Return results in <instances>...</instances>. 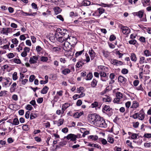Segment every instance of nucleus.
Returning <instances> with one entry per match:
<instances>
[{
    "instance_id": "obj_1",
    "label": "nucleus",
    "mask_w": 151,
    "mask_h": 151,
    "mask_svg": "<svg viewBox=\"0 0 151 151\" xmlns=\"http://www.w3.org/2000/svg\"><path fill=\"white\" fill-rule=\"evenodd\" d=\"M90 121L92 123L97 127L106 128L107 124L104 119L96 114H91Z\"/></svg>"
},
{
    "instance_id": "obj_2",
    "label": "nucleus",
    "mask_w": 151,
    "mask_h": 151,
    "mask_svg": "<svg viewBox=\"0 0 151 151\" xmlns=\"http://www.w3.org/2000/svg\"><path fill=\"white\" fill-rule=\"evenodd\" d=\"M134 119H137L138 118L139 119L142 120L145 117V113L142 109L139 112L135 113L131 116Z\"/></svg>"
},
{
    "instance_id": "obj_3",
    "label": "nucleus",
    "mask_w": 151,
    "mask_h": 151,
    "mask_svg": "<svg viewBox=\"0 0 151 151\" xmlns=\"http://www.w3.org/2000/svg\"><path fill=\"white\" fill-rule=\"evenodd\" d=\"M68 32V31L66 30L63 29V31H62L60 29L58 28L57 29L55 34L56 36L64 35L67 37L69 36L67 34Z\"/></svg>"
},
{
    "instance_id": "obj_4",
    "label": "nucleus",
    "mask_w": 151,
    "mask_h": 151,
    "mask_svg": "<svg viewBox=\"0 0 151 151\" xmlns=\"http://www.w3.org/2000/svg\"><path fill=\"white\" fill-rule=\"evenodd\" d=\"M66 41L73 46L75 45L77 42L76 38L73 36L67 37Z\"/></svg>"
},
{
    "instance_id": "obj_5",
    "label": "nucleus",
    "mask_w": 151,
    "mask_h": 151,
    "mask_svg": "<svg viewBox=\"0 0 151 151\" xmlns=\"http://www.w3.org/2000/svg\"><path fill=\"white\" fill-rule=\"evenodd\" d=\"M12 29L10 27H3L1 29L0 33L1 34L8 35V34L11 32Z\"/></svg>"
},
{
    "instance_id": "obj_6",
    "label": "nucleus",
    "mask_w": 151,
    "mask_h": 151,
    "mask_svg": "<svg viewBox=\"0 0 151 151\" xmlns=\"http://www.w3.org/2000/svg\"><path fill=\"white\" fill-rule=\"evenodd\" d=\"M63 44V49L65 51H68L69 50H70V49L73 48L72 47L73 45H70L68 41H65Z\"/></svg>"
},
{
    "instance_id": "obj_7",
    "label": "nucleus",
    "mask_w": 151,
    "mask_h": 151,
    "mask_svg": "<svg viewBox=\"0 0 151 151\" xmlns=\"http://www.w3.org/2000/svg\"><path fill=\"white\" fill-rule=\"evenodd\" d=\"M99 74L101 77V79L103 81H106L108 79V76L109 73H106L104 72H99Z\"/></svg>"
},
{
    "instance_id": "obj_8",
    "label": "nucleus",
    "mask_w": 151,
    "mask_h": 151,
    "mask_svg": "<svg viewBox=\"0 0 151 151\" xmlns=\"http://www.w3.org/2000/svg\"><path fill=\"white\" fill-rule=\"evenodd\" d=\"M66 138L67 139L69 140L70 139L71 141L74 142V143H76V139L77 137L76 135L70 134H68L66 137Z\"/></svg>"
},
{
    "instance_id": "obj_9",
    "label": "nucleus",
    "mask_w": 151,
    "mask_h": 151,
    "mask_svg": "<svg viewBox=\"0 0 151 151\" xmlns=\"http://www.w3.org/2000/svg\"><path fill=\"white\" fill-rule=\"evenodd\" d=\"M46 37L51 42H54L56 39L57 37L55 34L54 35L52 33H50L47 35Z\"/></svg>"
},
{
    "instance_id": "obj_10",
    "label": "nucleus",
    "mask_w": 151,
    "mask_h": 151,
    "mask_svg": "<svg viewBox=\"0 0 151 151\" xmlns=\"http://www.w3.org/2000/svg\"><path fill=\"white\" fill-rule=\"evenodd\" d=\"M39 55L33 56L30 58L29 62L31 64H35L37 63V60L39 58Z\"/></svg>"
},
{
    "instance_id": "obj_11",
    "label": "nucleus",
    "mask_w": 151,
    "mask_h": 151,
    "mask_svg": "<svg viewBox=\"0 0 151 151\" xmlns=\"http://www.w3.org/2000/svg\"><path fill=\"white\" fill-rule=\"evenodd\" d=\"M111 62L112 64L117 66L121 65L123 64L122 62L114 59L111 60Z\"/></svg>"
},
{
    "instance_id": "obj_12",
    "label": "nucleus",
    "mask_w": 151,
    "mask_h": 151,
    "mask_svg": "<svg viewBox=\"0 0 151 151\" xmlns=\"http://www.w3.org/2000/svg\"><path fill=\"white\" fill-rule=\"evenodd\" d=\"M62 36H56L57 37L56 40L62 43H63L64 41H66L67 37H66L64 35Z\"/></svg>"
},
{
    "instance_id": "obj_13",
    "label": "nucleus",
    "mask_w": 151,
    "mask_h": 151,
    "mask_svg": "<svg viewBox=\"0 0 151 151\" xmlns=\"http://www.w3.org/2000/svg\"><path fill=\"white\" fill-rule=\"evenodd\" d=\"M122 33L125 35L129 34L130 32V30L127 27H122L121 28Z\"/></svg>"
},
{
    "instance_id": "obj_14",
    "label": "nucleus",
    "mask_w": 151,
    "mask_h": 151,
    "mask_svg": "<svg viewBox=\"0 0 151 151\" xmlns=\"http://www.w3.org/2000/svg\"><path fill=\"white\" fill-rule=\"evenodd\" d=\"M98 68L99 70H101L99 71V72L106 73L109 71L108 68L104 66H99Z\"/></svg>"
},
{
    "instance_id": "obj_15",
    "label": "nucleus",
    "mask_w": 151,
    "mask_h": 151,
    "mask_svg": "<svg viewBox=\"0 0 151 151\" xmlns=\"http://www.w3.org/2000/svg\"><path fill=\"white\" fill-rule=\"evenodd\" d=\"M74 48L70 49L68 51H65V53L67 55L69 56H72L74 55Z\"/></svg>"
},
{
    "instance_id": "obj_16",
    "label": "nucleus",
    "mask_w": 151,
    "mask_h": 151,
    "mask_svg": "<svg viewBox=\"0 0 151 151\" xmlns=\"http://www.w3.org/2000/svg\"><path fill=\"white\" fill-rule=\"evenodd\" d=\"M81 132L83 133L82 136L85 137L86 135L88 134L89 133V131L86 130L85 129L81 128L80 129Z\"/></svg>"
},
{
    "instance_id": "obj_17",
    "label": "nucleus",
    "mask_w": 151,
    "mask_h": 151,
    "mask_svg": "<svg viewBox=\"0 0 151 151\" xmlns=\"http://www.w3.org/2000/svg\"><path fill=\"white\" fill-rule=\"evenodd\" d=\"M89 52L91 59V60H93L95 56L96 53L92 49H91V50H89Z\"/></svg>"
},
{
    "instance_id": "obj_18",
    "label": "nucleus",
    "mask_w": 151,
    "mask_h": 151,
    "mask_svg": "<svg viewBox=\"0 0 151 151\" xmlns=\"http://www.w3.org/2000/svg\"><path fill=\"white\" fill-rule=\"evenodd\" d=\"M118 80L119 82L123 83H125L127 81L126 79L123 76H120L118 78Z\"/></svg>"
},
{
    "instance_id": "obj_19",
    "label": "nucleus",
    "mask_w": 151,
    "mask_h": 151,
    "mask_svg": "<svg viewBox=\"0 0 151 151\" xmlns=\"http://www.w3.org/2000/svg\"><path fill=\"white\" fill-rule=\"evenodd\" d=\"M144 14V12L142 11H139L138 12L134 13V15L137 16L140 18H141Z\"/></svg>"
},
{
    "instance_id": "obj_20",
    "label": "nucleus",
    "mask_w": 151,
    "mask_h": 151,
    "mask_svg": "<svg viewBox=\"0 0 151 151\" xmlns=\"http://www.w3.org/2000/svg\"><path fill=\"white\" fill-rule=\"evenodd\" d=\"M53 9L55 11V13L56 15L60 13L62 11V9L58 6L54 7Z\"/></svg>"
},
{
    "instance_id": "obj_21",
    "label": "nucleus",
    "mask_w": 151,
    "mask_h": 151,
    "mask_svg": "<svg viewBox=\"0 0 151 151\" xmlns=\"http://www.w3.org/2000/svg\"><path fill=\"white\" fill-rule=\"evenodd\" d=\"M83 111L77 112L75 113L73 115L74 117L75 118H79L83 114Z\"/></svg>"
},
{
    "instance_id": "obj_22",
    "label": "nucleus",
    "mask_w": 151,
    "mask_h": 151,
    "mask_svg": "<svg viewBox=\"0 0 151 151\" xmlns=\"http://www.w3.org/2000/svg\"><path fill=\"white\" fill-rule=\"evenodd\" d=\"M111 110V109L110 108L109 106L105 105L102 109V111L103 112L105 113V111H110Z\"/></svg>"
},
{
    "instance_id": "obj_23",
    "label": "nucleus",
    "mask_w": 151,
    "mask_h": 151,
    "mask_svg": "<svg viewBox=\"0 0 151 151\" xmlns=\"http://www.w3.org/2000/svg\"><path fill=\"white\" fill-rule=\"evenodd\" d=\"M130 58L132 61L135 62L137 60V58L136 55L134 53H132L131 54Z\"/></svg>"
},
{
    "instance_id": "obj_24",
    "label": "nucleus",
    "mask_w": 151,
    "mask_h": 151,
    "mask_svg": "<svg viewBox=\"0 0 151 151\" xmlns=\"http://www.w3.org/2000/svg\"><path fill=\"white\" fill-rule=\"evenodd\" d=\"M103 99L104 101L109 102H111L112 100L110 97L107 95H106L105 97L103 98Z\"/></svg>"
},
{
    "instance_id": "obj_25",
    "label": "nucleus",
    "mask_w": 151,
    "mask_h": 151,
    "mask_svg": "<svg viewBox=\"0 0 151 151\" xmlns=\"http://www.w3.org/2000/svg\"><path fill=\"white\" fill-rule=\"evenodd\" d=\"M5 81L3 82V86L6 87L8 84V83L10 82V78H5Z\"/></svg>"
},
{
    "instance_id": "obj_26",
    "label": "nucleus",
    "mask_w": 151,
    "mask_h": 151,
    "mask_svg": "<svg viewBox=\"0 0 151 151\" xmlns=\"http://www.w3.org/2000/svg\"><path fill=\"white\" fill-rule=\"evenodd\" d=\"M49 88L46 86H45L41 91V93L42 94H46Z\"/></svg>"
},
{
    "instance_id": "obj_27",
    "label": "nucleus",
    "mask_w": 151,
    "mask_h": 151,
    "mask_svg": "<svg viewBox=\"0 0 151 151\" xmlns=\"http://www.w3.org/2000/svg\"><path fill=\"white\" fill-rule=\"evenodd\" d=\"M139 106L138 103L136 101H134L133 102L131 108L133 109L136 108Z\"/></svg>"
},
{
    "instance_id": "obj_28",
    "label": "nucleus",
    "mask_w": 151,
    "mask_h": 151,
    "mask_svg": "<svg viewBox=\"0 0 151 151\" xmlns=\"http://www.w3.org/2000/svg\"><path fill=\"white\" fill-rule=\"evenodd\" d=\"M11 124L14 125H17L19 124V121L17 118H14L13 120V122Z\"/></svg>"
},
{
    "instance_id": "obj_29",
    "label": "nucleus",
    "mask_w": 151,
    "mask_h": 151,
    "mask_svg": "<svg viewBox=\"0 0 151 151\" xmlns=\"http://www.w3.org/2000/svg\"><path fill=\"white\" fill-rule=\"evenodd\" d=\"M67 142L64 141L60 142L59 143V145L56 146V147L60 148L61 147H63L66 145Z\"/></svg>"
},
{
    "instance_id": "obj_30",
    "label": "nucleus",
    "mask_w": 151,
    "mask_h": 151,
    "mask_svg": "<svg viewBox=\"0 0 151 151\" xmlns=\"http://www.w3.org/2000/svg\"><path fill=\"white\" fill-rule=\"evenodd\" d=\"M70 72V69L68 68H65L62 71V73L64 75H66Z\"/></svg>"
},
{
    "instance_id": "obj_31",
    "label": "nucleus",
    "mask_w": 151,
    "mask_h": 151,
    "mask_svg": "<svg viewBox=\"0 0 151 151\" xmlns=\"http://www.w3.org/2000/svg\"><path fill=\"white\" fill-rule=\"evenodd\" d=\"M88 138L89 139H91L93 140L96 141L97 140L98 137L97 136L90 135L88 136Z\"/></svg>"
},
{
    "instance_id": "obj_32",
    "label": "nucleus",
    "mask_w": 151,
    "mask_h": 151,
    "mask_svg": "<svg viewBox=\"0 0 151 151\" xmlns=\"http://www.w3.org/2000/svg\"><path fill=\"white\" fill-rule=\"evenodd\" d=\"M40 60L42 62H46L48 60V58L47 57L43 56H41L40 58Z\"/></svg>"
},
{
    "instance_id": "obj_33",
    "label": "nucleus",
    "mask_w": 151,
    "mask_h": 151,
    "mask_svg": "<svg viewBox=\"0 0 151 151\" xmlns=\"http://www.w3.org/2000/svg\"><path fill=\"white\" fill-rule=\"evenodd\" d=\"M144 52L145 55L146 57L151 56V52H150L149 50H145L144 51Z\"/></svg>"
},
{
    "instance_id": "obj_34",
    "label": "nucleus",
    "mask_w": 151,
    "mask_h": 151,
    "mask_svg": "<svg viewBox=\"0 0 151 151\" xmlns=\"http://www.w3.org/2000/svg\"><path fill=\"white\" fill-rule=\"evenodd\" d=\"M97 81L95 79H93L91 83V86L93 87H95L97 85Z\"/></svg>"
},
{
    "instance_id": "obj_35",
    "label": "nucleus",
    "mask_w": 151,
    "mask_h": 151,
    "mask_svg": "<svg viewBox=\"0 0 151 151\" xmlns=\"http://www.w3.org/2000/svg\"><path fill=\"white\" fill-rule=\"evenodd\" d=\"M55 1L54 2L55 4L57 5H60L62 4L63 2V0H54Z\"/></svg>"
},
{
    "instance_id": "obj_36",
    "label": "nucleus",
    "mask_w": 151,
    "mask_h": 151,
    "mask_svg": "<svg viewBox=\"0 0 151 151\" xmlns=\"http://www.w3.org/2000/svg\"><path fill=\"white\" fill-rule=\"evenodd\" d=\"M93 77V75L91 73H89L86 76V80H91Z\"/></svg>"
},
{
    "instance_id": "obj_37",
    "label": "nucleus",
    "mask_w": 151,
    "mask_h": 151,
    "mask_svg": "<svg viewBox=\"0 0 151 151\" xmlns=\"http://www.w3.org/2000/svg\"><path fill=\"white\" fill-rule=\"evenodd\" d=\"M97 11L99 14V16L101 14L104 12L105 10L103 8H100L98 9Z\"/></svg>"
},
{
    "instance_id": "obj_38",
    "label": "nucleus",
    "mask_w": 151,
    "mask_h": 151,
    "mask_svg": "<svg viewBox=\"0 0 151 151\" xmlns=\"http://www.w3.org/2000/svg\"><path fill=\"white\" fill-rule=\"evenodd\" d=\"M37 116L38 115L37 114L32 113L30 114V118L31 119H32L37 117Z\"/></svg>"
},
{
    "instance_id": "obj_39",
    "label": "nucleus",
    "mask_w": 151,
    "mask_h": 151,
    "mask_svg": "<svg viewBox=\"0 0 151 151\" xmlns=\"http://www.w3.org/2000/svg\"><path fill=\"white\" fill-rule=\"evenodd\" d=\"M22 129L24 131H27L29 129V127L28 125L25 124L22 126Z\"/></svg>"
},
{
    "instance_id": "obj_40",
    "label": "nucleus",
    "mask_w": 151,
    "mask_h": 151,
    "mask_svg": "<svg viewBox=\"0 0 151 151\" xmlns=\"http://www.w3.org/2000/svg\"><path fill=\"white\" fill-rule=\"evenodd\" d=\"M84 64V63L82 61L78 62L76 64V67L78 68H79L81 67Z\"/></svg>"
},
{
    "instance_id": "obj_41",
    "label": "nucleus",
    "mask_w": 151,
    "mask_h": 151,
    "mask_svg": "<svg viewBox=\"0 0 151 151\" xmlns=\"http://www.w3.org/2000/svg\"><path fill=\"white\" fill-rule=\"evenodd\" d=\"M70 105V104H69L68 103H65L62 106V107L63 108H64V109H66L68 107H69Z\"/></svg>"
},
{
    "instance_id": "obj_42",
    "label": "nucleus",
    "mask_w": 151,
    "mask_h": 151,
    "mask_svg": "<svg viewBox=\"0 0 151 151\" xmlns=\"http://www.w3.org/2000/svg\"><path fill=\"white\" fill-rule=\"evenodd\" d=\"M17 72H14L12 75L13 79L15 81L17 79Z\"/></svg>"
},
{
    "instance_id": "obj_43",
    "label": "nucleus",
    "mask_w": 151,
    "mask_h": 151,
    "mask_svg": "<svg viewBox=\"0 0 151 151\" xmlns=\"http://www.w3.org/2000/svg\"><path fill=\"white\" fill-rule=\"evenodd\" d=\"M145 58L144 57H141L139 58V63L140 64H142L144 63Z\"/></svg>"
},
{
    "instance_id": "obj_44",
    "label": "nucleus",
    "mask_w": 151,
    "mask_h": 151,
    "mask_svg": "<svg viewBox=\"0 0 151 151\" xmlns=\"http://www.w3.org/2000/svg\"><path fill=\"white\" fill-rule=\"evenodd\" d=\"M17 86V83H14L11 86L10 90L13 91H14L15 89V87Z\"/></svg>"
},
{
    "instance_id": "obj_45",
    "label": "nucleus",
    "mask_w": 151,
    "mask_h": 151,
    "mask_svg": "<svg viewBox=\"0 0 151 151\" xmlns=\"http://www.w3.org/2000/svg\"><path fill=\"white\" fill-rule=\"evenodd\" d=\"M84 51V50L80 51L77 52L75 54L76 57H78L79 56L81 55Z\"/></svg>"
},
{
    "instance_id": "obj_46",
    "label": "nucleus",
    "mask_w": 151,
    "mask_h": 151,
    "mask_svg": "<svg viewBox=\"0 0 151 151\" xmlns=\"http://www.w3.org/2000/svg\"><path fill=\"white\" fill-rule=\"evenodd\" d=\"M138 134L136 133H132L131 136V138L132 139H136L137 138Z\"/></svg>"
},
{
    "instance_id": "obj_47",
    "label": "nucleus",
    "mask_w": 151,
    "mask_h": 151,
    "mask_svg": "<svg viewBox=\"0 0 151 151\" xmlns=\"http://www.w3.org/2000/svg\"><path fill=\"white\" fill-rule=\"evenodd\" d=\"M122 94L120 92H118L116 93V96L117 98L122 99Z\"/></svg>"
},
{
    "instance_id": "obj_48",
    "label": "nucleus",
    "mask_w": 151,
    "mask_h": 151,
    "mask_svg": "<svg viewBox=\"0 0 151 151\" xmlns=\"http://www.w3.org/2000/svg\"><path fill=\"white\" fill-rule=\"evenodd\" d=\"M121 72L123 74H126L128 73V70L127 69L123 68Z\"/></svg>"
},
{
    "instance_id": "obj_49",
    "label": "nucleus",
    "mask_w": 151,
    "mask_h": 151,
    "mask_svg": "<svg viewBox=\"0 0 151 151\" xmlns=\"http://www.w3.org/2000/svg\"><path fill=\"white\" fill-rule=\"evenodd\" d=\"M12 42L15 45H17L18 43V41L17 38H14L12 40Z\"/></svg>"
},
{
    "instance_id": "obj_50",
    "label": "nucleus",
    "mask_w": 151,
    "mask_h": 151,
    "mask_svg": "<svg viewBox=\"0 0 151 151\" xmlns=\"http://www.w3.org/2000/svg\"><path fill=\"white\" fill-rule=\"evenodd\" d=\"M129 43L130 44L135 45L137 42V41L135 40L132 39L129 41Z\"/></svg>"
},
{
    "instance_id": "obj_51",
    "label": "nucleus",
    "mask_w": 151,
    "mask_h": 151,
    "mask_svg": "<svg viewBox=\"0 0 151 151\" xmlns=\"http://www.w3.org/2000/svg\"><path fill=\"white\" fill-rule=\"evenodd\" d=\"M13 61L14 63L18 64H20L21 63L20 60L19 59H14Z\"/></svg>"
},
{
    "instance_id": "obj_52",
    "label": "nucleus",
    "mask_w": 151,
    "mask_h": 151,
    "mask_svg": "<svg viewBox=\"0 0 151 151\" xmlns=\"http://www.w3.org/2000/svg\"><path fill=\"white\" fill-rule=\"evenodd\" d=\"M35 76L34 75H31L29 78V81L30 82H32L35 78Z\"/></svg>"
},
{
    "instance_id": "obj_53",
    "label": "nucleus",
    "mask_w": 151,
    "mask_h": 151,
    "mask_svg": "<svg viewBox=\"0 0 151 151\" xmlns=\"http://www.w3.org/2000/svg\"><path fill=\"white\" fill-rule=\"evenodd\" d=\"M60 50V48L58 47H53L52 48V51L55 52L59 51Z\"/></svg>"
},
{
    "instance_id": "obj_54",
    "label": "nucleus",
    "mask_w": 151,
    "mask_h": 151,
    "mask_svg": "<svg viewBox=\"0 0 151 151\" xmlns=\"http://www.w3.org/2000/svg\"><path fill=\"white\" fill-rule=\"evenodd\" d=\"M7 91H2L0 92V96H4L6 94Z\"/></svg>"
},
{
    "instance_id": "obj_55",
    "label": "nucleus",
    "mask_w": 151,
    "mask_h": 151,
    "mask_svg": "<svg viewBox=\"0 0 151 151\" xmlns=\"http://www.w3.org/2000/svg\"><path fill=\"white\" fill-rule=\"evenodd\" d=\"M144 137L146 138H150L151 137V134L150 133H145Z\"/></svg>"
},
{
    "instance_id": "obj_56",
    "label": "nucleus",
    "mask_w": 151,
    "mask_h": 151,
    "mask_svg": "<svg viewBox=\"0 0 151 151\" xmlns=\"http://www.w3.org/2000/svg\"><path fill=\"white\" fill-rule=\"evenodd\" d=\"M108 141L111 143L112 144L114 142V140L113 138L111 137H109L108 138Z\"/></svg>"
},
{
    "instance_id": "obj_57",
    "label": "nucleus",
    "mask_w": 151,
    "mask_h": 151,
    "mask_svg": "<svg viewBox=\"0 0 151 151\" xmlns=\"http://www.w3.org/2000/svg\"><path fill=\"white\" fill-rule=\"evenodd\" d=\"M98 102H97L95 101L91 104V106L93 108L96 107L98 106Z\"/></svg>"
},
{
    "instance_id": "obj_58",
    "label": "nucleus",
    "mask_w": 151,
    "mask_h": 151,
    "mask_svg": "<svg viewBox=\"0 0 151 151\" xmlns=\"http://www.w3.org/2000/svg\"><path fill=\"white\" fill-rule=\"evenodd\" d=\"M7 56L10 59L14 57V55L12 53H10Z\"/></svg>"
},
{
    "instance_id": "obj_59",
    "label": "nucleus",
    "mask_w": 151,
    "mask_h": 151,
    "mask_svg": "<svg viewBox=\"0 0 151 151\" xmlns=\"http://www.w3.org/2000/svg\"><path fill=\"white\" fill-rule=\"evenodd\" d=\"M21 81L22 84L23 85H24L28 81V79H22L20 81Z\"/></svg>"
},
{
    "instance_id": "obj_60",
    "label": "nucleus",
    "mask_w": 151,
    "mask_h": 151,
    "mask_svg": "<svg viewBox=\"0 0 151 151\" xmlns=\"http://www.w3.org/2000/svg\"><path fill=\"white\" fill-rule=\"evenodd\" d=\"M99 5L104 7H109L110 6V5L109 4H107L101 3Z\"/></svg>"
},
{
    "instance_id": "obj_61",
    "label": "nucleus",
    "mask_w": 151,
    "mask_h": 151,
    "mask_svg": "<svg viewBox=\"0 0 151 151\" xmlns=\"http://www.w3.org/2000/svg\"><path fill=\"white\" fill-rule=\"evenodd\" d=\"M116 39V37L114 35H111L110 36L109 40L110 41H113L114 40Z\"/></svg>"
},
{
    "instance_id": "obj_62",
    "label": "nucleus",
    "mask_w": 151,
    "mask_h": 151,
    "mask_svg": "<svg viewBox=\"0 0 151 151\" xmlns=\"http://www.w3.org/2000/svg\"><path fill=\"white\" fill-rule=\"evenodd\" d=\"M144 146L146 147H151V143L150 142L145 143L144 144Z\"/></svg>"
},
{
    "instance_id": "obj_63",
    "label": "nucleus",
    "mask_w": 151,
    "mask_h": 151,
    "mask_svg": "<svg viewBox=\"0 0 151 151\" xmlns=\"http://www.w3.org/2000/svg\"><path fill=\"white\" fill-rule=\"evenodd\" d=\"M32 108V106L30 104H28L27 106L26 109L29 111H31Z\"/></svg>"
},
{
    "instance_id": "obj_64",
    "label": "nucleus",
    "mask_w": 151,
    "mask_h": 151,
    "mask_svg": "<svg viewBox=\"0 0 151 151\" xmlns=\"http://www.w3.org/2000/svg\"><path fill=\"white\" fill-rule=\"evenodd\" d=\"M139 123L138 122H136L135 123H133V127L135 128H137L138 127Z\"/></svg>"
}]
</instances>
